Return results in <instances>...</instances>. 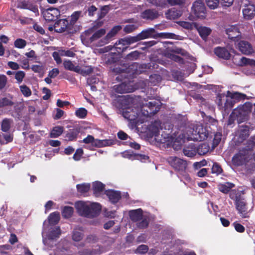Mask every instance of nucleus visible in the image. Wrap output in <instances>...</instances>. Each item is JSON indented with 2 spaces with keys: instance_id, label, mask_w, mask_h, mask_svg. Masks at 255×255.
I'll use <instances>...</instances> for the list:
<instances>
[{
  "instance_id": "f257e3e1",
  "label": "nucleus",
  "mask_w": 255,
  "mask_h": 255,
  "mask_svg": "<svg viewBox=\"0 0 255 255\" xmlns=\"http://www.w3.org/2000/svg\"><path fill=\"white\" fill-rule=\"evenodd\" d=\"M127 101L132 105L123 112V116L135 123H143L146 118L154 115L160 109L159 102L155 100L148 101L129 97L127 98Z\"/></svg>"
},
{
  "instance_id": "f03ea898",
  "label": "nucleus",
  "mask_w": 255,
  "mask_h": 255,
  "mask_svg": "<svg viewBox=\"0 0 255 255\" xmlns=\"http://www.w3.org/2000/svg\"><path fill=\"white\" fill-rule=\"evenodd\" d=\"M77 212L81 216L88 218L94 217L101 210L100 204L89 202L78 201L75 204Z\"/></svg>"
},
{
  "instance_id": "7ed1b4c3",
  "label": "nucleus",
  "mask_w": 255,
  "mask_h": 255,
  "mask_svg": "<svg viewBox=\"0 0 255 255\" xmlns=\"http://www.w3.org/2000/svg\"><path fill=\"white\" fill-rule=\"evenodd\" d=\"M232 162L236 166L245 165L248 169L252 168V156L251 153L247 150L243 149L239 151L233 157Z\"/></svg>"
},
{
  "instance_id": "20e7f679",
  "label": "nucleus",
  "mask_w": 255,
  "mask_h": 255,
  "mask_svg": "<svg viewBox=\"0 0 255 255\" xmlns=\"http://www.w3.org/2000/svg\"><path fill=\"white\" fill-rule=\"evenodd\" d=\"M103 24V21H99L95 24L92 27L85 31V40H87L88 42L92 43L97 40L104 35L106 30L104 28L97 29Z\"/></svg>"
},
{
  "instance_id": "39448f33",
  "label": "nucleus",
  "mask_w": 255,
  "mask_h": 255,
  "mask_svg": "<svg viewBox=\"0 0 255 255\" xmlns=\"http://www.w3.org/2000/svg\"><path fill=\"white\" fill-rule=\"evenodd\" d=\"M191 134H188L186 137L188 140H203L206 139L209 134V130L201 125H197L190 131Z\"/></svg>"
},
{
  "instance_id": "423d86ee",
  "label": "nucleus",
  "mask_w": 255,
  "mask_h": 255,
  "mask_svg": "<svg viewBox=\"0 0 255 255\" xmlns=\"http://www.w3.org/2000/svg\"><path fill=\"white\" fill-rule=\"evenodd\" d=\"M251 109V105L250 103H246L239 106L232 112L230 117V120L237 119L238 122H242L247 119Z\"/></svg>"
},
{
  "instance_id": "0eeeda50",
  "label": "nucleus",
  "mask_w": 255,
  "mask_h": 255,
  "mask_svg": "<svg viewBox=\"0 0 255 255\" xmlns=\"http://www.w3.org/2000/svg\"><path fill=\"white\" fill-rule=\"evenodd\" d=\"M82 141L86 144H91L93 147L98 148L110 146L113 144L112 140L95 139L91 135H88L86 138L83 139Z\"/></svg>"
},
{
  "instance_id": "6e6552de",
  "label": "nucleus",
  "mask_w": 255,
  "mask_h": 255,
  "mask_svg": "<svg viewBox=\"0 0 255 255\" xmlns=\"http://www.w3.org/2000/svg\"><path fill=\"white\" fill-rule=\"evenodd\" d=\"M192 11L197 18L204 19L206 16V9L203 0H198L192 4Z\"/></svg>"
},
{
  "instance_id": "1a4fd4ad",
  "label": "nucleus",
  "mask_w": 255,
  "mask_h": 255,
  "mask_svg": "<svg viewBox=\"0 0 255 255\" xmlns=\"http://www.w3.org/2000/svg\"><path fill=\"white\" fill-rule=\"evenodd\" d=\"M243 14L246 19H251L255 15V6L249 0H243L242 3Z\"/></svg>"
},
{
  "instance_id": "9d476101",
  "label": "nucleus",
  "mask_w": 255,
  "mask_h": 255,
  "mask_svg": "<svg viewBox=\"0 0 255 255\" xmlns=\"http://www.w3.org/2000/svg\"><path fill=\"white\" fill-rule=\"evenodd\" d=\"M139 87L143 88V87L134 85L132 82L128 83L124 82L119 85H115L113 87V90L118 93L123 94L132 92Z\"/></svg>"
},
{
  "instance_id": "9b49d317",
  "label": "nucleus",
  "mask_w": 255,
  "mask_h": 255,
  "mask_svg": "<svg viewBox=\"0 0 255 255\" xmlns=\"http://www.w3.org/2000/svg\"><path fill=\"white\" fill-rule=\"evenodd\" d=\"M61 231L58 227H54L51 229L50 232L47 235V238L43 239V242L45 246L51 248L53 247L52 240L58 238L61 235Z\"/></svg>"
},
{
  "instance_id": "f8f14e48",
  "label": "nucleus",
  "mask_w": 255,
  "mask_h": 255,
  "mask_svg": "<svg viewBox=\"0 0 255 255\" xmlns=\"http://www.w3.org/2000/svg\"><path fill=\"white\" fill-rule=\"evenodd\" d=\"M169 164L177 170H182L186 168L185 161L176 156H170L167 158Z\"/></svg>"
},
{
  "instance_id": "ddd939ff",
  "label": "nucleus",
  "mask_w": 255,
  "mask_h": 255,
  "mask_svg": "<svg viewBox=\"0 0 255 255\" xmlns=\"http://www.w3.org/2000/svg\"><path fill=\"white\" fill-rule=\"evenodd\" d=\"M136 42L135 36H127L120 39L116 42V46L118 45H122V47H117L119 50L122 51L125 50L128 45Z\"/></svg>"
},
{
  "instance_id": "4468645a",
  "label": "nucleus",
  "mask_w": 255,
  "mask_h": 255,
  "mask_svg": "<svg viewBox=\"0 0 255 255\" xmlns=\"http://www.w3.org/2000/svg\"><path fill=\"white\" fill-rule=\"evenodd\" d=\"M122 29L121 26L117 25L114 26L106 35L105 37H104L103 39H102L100 42H99V45L102 46L103 45H105L106 44H107L109 43L111 39L114 37L118 32Z\"/></svg>"
},
{
  "instance_id": "2eb2a0df",
  "label": "nucleus",
  "mask_w": 255,
  "mask_h": 255,
  "mask_svg": "<svg viewBox=\"0 0 255 255\" xmlns=\"http://www.w3.org/2000/svg\"><path fill=\"white\" fill-rule=\"evenodd\" d=\"M236 207L238 213L243 218H248L249 216L247 212L246 203L242 200L238 199L236 201Z\"/></svg>"
},
{
  "instance_id": "dca6fc26",
  "label": "nucleus",
  "mask_w": 255,
  "mask_h": 255,
  "mask_svg": "<svg viewBox=\"0 0 255 255\" xmlns=\"http://www.w3.org/2000/svg\"><path fill=\"white\" fill-rule=\"evenodd\" d=\"M60 15V11L57 8H49L43 12V16L47 21L56 19Z\"/></svg>"
},
{
  "instance_id": "f3484780",
  "label": "nucleus",
  "mask_w": 255,
  "mask_h": 255,
  "mask_svg": "<svg viewBox=\"0 0 255 255\" xmlns=\"http://www.w3.org/2000/svg\"><path fill=\"white\" fill-rule=\"evenodd\" d=\"M238 46L239 50L244 54H250L254 52L252 45L248 41H241Z\"/></svg>"
},
{
  "instance_id": "a211bd4d",
  "label": "nucleus",
  "mask_w": 255,
  "mask_h": 255,
  "mask_svg": "<svg viewBox=\"0 0 255 255\" xmlns=\"http://www.w3.org/2000/svg\"><path fill=\"white\" fill-rule=\"evenodd\" d=\"M68 23V20L65 19L57 21L54 25L55 31L59 33L65 31L67 28Z\"/></svg>"
},
{
  "instance_id": "6ab92c4d",
  "label": "nucleus",
  "mask_w": 255,
  "mask_h": 255,
  "mask_svg": "<svg viewBox=\"0 0 255 255\" xmlns=\"http://www.w3.org/2000/svg\"><path fill=\"white\" fill-rule=\"evenodd\" d=\"M226 31L228 37L231 39H234L240 35L238 27L235 25L229 26L227 28Z\"/></svg>"
},
{
  "instance_id": "aec40b11",
  "label": "nucleus",
  "mask_w": 255,
  "mask_h": 255,
  "mask_svg": "<svg viewBox=\"0 0 255 255\" xmlns=\"http://www.w3.org/2000/svg\"><path fill=\"white\" fill-rule=\"evenodd\" d=\"M161 129V123L159 121H155L152 123L148 128L150 136H157L159 134L160 129Z\"/></svg>"
},
{
  "instance_id": "412c9836",
  "label": "nucleus",
  "mask_w": 255,
  "mask_h": 255,
  "mask_svg": "<svg viewBox=\"0 0 255 255\" xmlns=\"http://www.w3.org/2000/svg\"><path fill=\"white\" fill-rule=\"evenodd\" d=\"M249 135V128L247 126L240 127L237 132V135L239 137V141H242Z\"/></svg>"
},
{
  "instance_id": "4be33fe9",
  "label": "nucleus",
  "mask_w": 255,
  "mask_h": 255,
  "mask_svg": "<svg viewBox=\"0 0 255 255\" xmlns=\"http://www.w3.org/2000/svg\"><path fill=\"white\" fill-rule=\"evenodd\" d=\"M215 54L219 58L228 59L231 56L229 52L225 48L218 47L214 49Z\"/></svg>"
},
{
  "instance_id": "5701e85b",
  "label": "nucleus",
  "mask_w": 255,
  "mask_h": 255,
  "mask_svg": "<svg viewBox=\"0 0 255 255\" xmlns=\"http://www.w3.org/2000/svg\"><path fill=\"white\" fill-rule=\"evenodd\" d=\"M159 16L158 12L154 9H147L141 14V17L147 20H153Z\"/></svg>"
},
{
  "instance_id": "b1692460",
  "label": "nucleus",
  "mask_w": 255,
  "mask_h": 255,
  "mask_svg": "<svg viewBox=\"0 0 255 255\" xmlns=\"http://www.w3.org/2000/svg\"><path fill=\"white\" fill-rule=\"evenodd\" d=\"M154 32V29L153 28H149L147 30L142 31L140 33L134 36L136 42L151 37Z\"/></svg>"
},
{
  "instance_id": "393cba45",
  "label": "nucleus",
  "mask_w": 255,
  "mask_h": 255,
  "mask_svg": "<svg viewBox=\"0 0 255 255\" xmlns=\"http://www.w3.org/2000/svg\"><path fill=\"white\" fill-rule=\"evenodd\" d=\"M165 14L167 19H175L179 18L181 15V12L180 10L172 8L168 9Z\"/></svg>"
},
{
  "instance_id": "a878e982",
  "label": "nucleus",
  "mask_w": 255,
  "mask_h": 255,
  "mask_svg": "<svg viewBox=\"0 0 255 255\" xmlns=\"http://www.w3.org/2000/svg\"><path fill=\"white\" fill-rule=\"evenodd\" d=\"M129 215L132 221L137 222L142 219V211L141 209L131 210L129 211Z\"/></svg>"
},
{
  "instance_id": "bb28decb",
  "label": "nucleus",
  "mask_w": 255,
  "mask_h": 255,
  "mask_svg": "<svg viewBox=\"0 0 255 255\" xmlns=\"http://www.w3.org/2000/svg\"><path fill=\"white\" fill-rule=\"evenodd\" d=\"M201 37L205 39L211 33V29L206 26L196 27Z\"/></svg>"
},
{
  "instance_id": "cd10ccee",
  "label": "nucleus",
  "mask_w": 255,
  "mask_h": 255,
  "mask_svg": "<svg viewBox=\"0 0 255 255\" xmlns=\"http://www.w3.org/2000/svg\"><path fill=\"white\" fill-rule=\"evenodd\" d=\"M94 67L91 65L82 66L81 67L79 66V72L78 73L81 74L83 76L89 75L93 72Z\"/></svg>"
},
{
  "instance_id": "c85d7f7f",
  "label": "nucleus",
  "mask_w": 255,
  "mask_h": 255,
  "mask_svg": "<svg viewBox=\"0 0 255 255\" xmlns=\"http://www.w3.org/2000/svg\"><path fill=\"white\" fill-rule=\"evenodd\" d=\"M131 67V69L134 71L135 74H139L143 72L147 69V65L145 64L134 63Z\"/></svg>"
},
{
  "instance_id": "c756f323",
  "label": "nucleus",
  "mask_w": 255,
  "mask_h": 255,
  "mask_svg": "<svg viewBox=\"0 0 255 255\" xmlns=\"http://www.w3.org/2000/svg\"><path fill=\"white\" fill-rule=\"evenodd\" d=\"M94 194L98 196L104 189V185L100 182H95L93 183Z\"/></svg>"
},
{
  "instance_id": "7c9ffc66",
  "label": "nucleus",
  "mask_w": 255,
  "mask_h": 255,
  "mask_svg": "<svg viewBox=\"0 0 255 255\" xmlns=\"http://www.w3.org/2000/svg\"><path fill=\"white\" fill-rule=\"evenodd\" d=\"M234 187V184L230 182H227L225 184H221L219 185L218 189L220 190V191L222 192V193L226 194L228 193L230 191V190Z\"/></svg>"
},
{
  "instance_id": "2f4dec72",
  "label": "nucleus",
  "mask_w": 255,
  "mask_h": 255,
  "mask_svg": "<svg viewBox=\"0 0 255 255\" xmlns=\"http://www.w3.org/2000/svg\"><path fill=\"white\" fill-rule=\"evenodd\" d=\"M63 66L64 68L67 69L70 71H74L76 73L77 72H79V66H75L72 62L70 60H65L63 62Z\"/></svg>"
},
{
  "instance_id": "473e14b6",
  "label": "nucleus",
  "mask_w": 255,
  "mask_h": 255,
  "mask_svg": "<svg viewBox=\"0 0 255 255\" xmlns=\"http://www.w3.org/2000/svg\"><path fill=\"white\" fill-rule=\"evenodd\" d=\"M64 128L60 126H56L53 128L51 130L50 136L51 138H56L60 136L63 132Z\"/></svg>"
},
{
  "instance_id": "72a5a7b5",
  "label": "nucleus",
  "mask_w": 255,
  "mask_h": 255,
  "mask_svg": "<svg viewBox=\"0 0 255 255\" xmlns=\"http://www.w3.org/2000/svg\"><path fill=\"white\" fill-rule=\"evenodd\" d=\"M108 195L110 200L113 203L117 202L121 198L120 193L117 191H111L108 192Z\"/></svg>"
},
{
  "instance_id": "f704fd0d",
  "label": "nucleus",
  "mask_w": 255,
  "mask_h": 255,
  "mask_svg": "<svg viewBox=\"0 0 255 255\" xmlns=\"http://www.w3.org/2000/svg\"><path fill=\"white\" fill-rule=\"evenodd\" d=\"M59 220L60 214L58 212L52 213L48 217V221L50 224H56L58 223Z\"/></svg>"
},
{
  "instance_id": "c9c22d12",
  "label": "nucleus",
  "mask_w": 255,
  "mask_h": 255,
  "mask_svg": "<svg viewBox=\"0 0 255 255\" xmlns=\"http://www.w3.org/2000/svg\"><path fill=\"white\" fill-rule=\"evenodd\" d=\"M22 4L23 8L29 9L36 14L38 13V8L35 5L29 2L25 1L23 2Z\"/></svg>"
},
{
  "instance_id": "e433bc0d",
  "label": "nucleus",
  "mask_w": 255,
  "mask_h": 255,
  "mask_svg": "<svg viewBox=\"0 0 255 255\" xmlns=\"http://www.w3.org/2000/svg\"><path fill=\"white\" fill-rule=\"evenodd\" d=\"M178 24L181 27L187 29H192L194 27H197V24L194 22L180 21Z\"/></svg>"
},
{
  "instance_id": "4c0bfd02",
  "label": "nucleus",
  "mask_w": 255,
  "mask_h": 255,
  "mask_svg": "<svg viewBox=\"0 0 255 255\" xmlns=\"http://www.w3.org/2000/svg\"><path fill=\"white\" fill-rule=\"evenodd\" d=\"M79 130L77 128H75L71 130L68 133L66 134V137L68 140H73L76 138Z\"/></svg>"
},
{
  "instance_id": "58836bf2",
  "label": "nucleus",
  "mask_w": 255,
  "mask_h": 255,
  "mask_svg": "<svg viewBox=\"0 0 255 255\" xmlns=\"http://www.w3.org/2000/svg\"><path fill=\"white\" fill-rule=\"evenodd\" d=\"M255 146V136L251 137L248 140L246 143V146L243 150L249 151L251 153V150H252Z\"/></svg>"
},
{
  "instance_id": "ea45409f",
  "label": "nucleus",
  "mask_w": 255,
  "mask_h": 255,
  "mask_svg": "<svg viewBox=\"0 0 255 255\" xmlns=\"http://www.w3.org/2000/svg\"><path fill=\"white\" fill-rule=\"evenodd\" d=\"M76 187L79 192L84 193L89 191L90 188V185L89 184L83 183L82 184H78Z\"/></svg>"
},
{
  "instance_id": "a19ab883",
  "label": "nucleus",
  "mask_w": 255,
  "mask_h": 255,
  "mask_svg": "<svg viewBox=\"0 0 255 255\" xmlns=\"http://www.w3.org/2000/svg\"><path fill=\"white\" fill-rule=\"evenodd\" d=\"M12 123V120L5 119L1 123V129L2 131L6 132L9 130L10 127V125Z\"/></svg>"
},
{
  "instance_id": "79ce46f5",
  "label": "nucleus",
  "mask_w": 255,
  "mask_h": 255,
  "mask_svg": "<svg viewBox=\"0 0 255 255\" xmlns=\"http://www.w3.org/2000/svg\"><path fill=\"white\" fill-rule=\"evenodd\" d=\"M161 81V77L159 75L153 74L149 77V82L151 85H155Z\"/></svg>"
},
{
  "instance_id": "37998d69",
  "label": "nucleus",
  "mask_w": 255,
  "mask_h": 255,
  "mask_svg": "<svg viewBox=\"0 0 255 255\" xmlns=\"http://www.w3.org/2000/svg\"><path fill=\"white\" fill-rule=\"evenodd\" d=\"M239 64L241 66L244 65H255V60L250 59L246 57H242L240 59Z\"/></svg>"
},
{
  "instance_id": "c03bdc74",
  "label": "nucleus",
  "mask_w": 255,
  "mask_h": 255,
  "mask_svg": "<svg viewBox=\"0 0 255 255\" xmlns=\"http://www.w3.org/2000/svg\"><path fill=\"white\" fill-rule=\"evenodd\" d=\"M87 113V110L86 109L80 108L75 111V115L79 118L84 119L86 117Z\"/></svg>"
},
{
  "instance_id": "a18cd8bd",
  "label": "nucleus",
  "mask_w": 255,
  "mask_h": 255,
  "mask_svg": "<svg viewBox=\"0 0 255 255\" xmlns=\"http://www.w3.org/2000/svg\"><path fill=\"white\" fill-rule=\"evenodd\" d=\"M73 212V209L71 207H65L62 211V216L65 218H70Z\"/></svg>"
},
{
  "instance_id": "49530a36",
  "label": "nucleus",
  "mask_w": 255,
  "mask_h": 255,
  "mask_svg": "<svg viewBox=\"0 0 255 255\" xmlns=\"http://www.w3.org/2000/svg\"><path fill=\"white\" fill-rule=\"evenodd\" d=\"M220 0H205L208 6L212 9L216 8L219 4Z\"/></svg>"
},
{
  "instance_id": "de8ad7c7",
  "label": "nucleus",
  "mask_w": 255,
  "mask_h": 255,
  "mask_svg": "<svg viewBox=\"0 0 255 255\" xmlns=\"http://www.w3.org/2000/svg\"><path fill=\"white\" fill-rule=\"evenodd\" d=\"M26 45V41L21 38L17 39L14 42L15 47L19 49L23 48Z\"/></svg>"
},
{
  "instance_id": "09e8293b",
  "label": "nucleus",
  "mask_w": 255,
  "mask_h": 255,
  "mask_svg": "<svg viewBox=\"0 0 255 255\" xmlns=\"http://www.w3.org/2000/svg\"><path fill=\"white\" fill-rule=\"evenodd\" d=\"M226 96L228 97H230L231 98H238V99H242L243 98L244 96H245V95L242 94L241 93H238V92H234L232 93L230 91H228L227 92Z\"/></svg>"
},
{
  "instance_id": "8fccbe9b",
  "label": "nucleus",
  "mask_w": 255,
  "mask_h": 255,
  "mask_svg": "<svg viewBox=\"0 0 255 255\" xmlns=\"http://www.w3.org/2000/svg\"><path fill=\"white\" fill-rule=\"evenodd\" d=\"M167 1L171 6H182L185 4L186 0H167Z\"/></svg>"
},
{
  "instance_id": "3c124183",
  "label": "nucleus",
  "mask_w": 255,
  "mask_h": 255,
  "mask_svg": "<svg viewBox=\"0 0 255 255\" xmlns=\"http://www.w3.org/2000/svg\"><path fill=\"white\" fill-rule=\"evenodd\" d=\"M15 79L18 83H21L25 77V74L23 71H19L15 73Z\"/></svg>"
},
{
  "instance_id": "603ef678",
  "label": "nucleus",
  "mask_w": 255,
  "mask_h": 255,
  "mask_svg": "<svg viewBox=\"0 0 255 255\" xmlns=\"http://www.w3.org/2000/svg\"><path fill=\"white\" fill-rule=\"evenodd\" d=\"M20 90L25 97H29L31 95V91L30 89L26 85L20 86Z\"/></svg>"
},
{
  "instance_id": "864d4df0",
  "label": "nucleus",
  "mask_w": 255,
  "mask_h": 255,
  "mask_svg": "<svg viewBox=\"0 0 255 255\" xmlns=\"http://www.w3.org/2000/svg\"><path fill=\"white\" fill-rule=\"evenodd\" d=\"M13 105V103L6 98L0 99V108L8 106H12Z\"/></svg>"
},
{
  "instance_id": "5fc2aeb1",
  "label": "nucleus",
  "mask_w": 255,
  "mask_h": 255,
  "mask_svg": "<svg viewBox=\"0 0 255 255\" xmlns=\"http://www.w3.org/2000/svg\"><path fill=\"white\" fill-rule=\"evenodd\" d=\"M209 147L206 143L201 144L198 148V153L201 155L205 154L209 151Z\"/></svg>"
},
{
  "instance_id": "6e6d98bb",
  "label": "nucleus",
  "mask_w": 255,
  "mask_h": 255,
  "mask_svg": "<svg viewBox=\"0 0 255 255\" xmlns=\"http://www.w3.org/2000/svg\"><path fill=\"white\" fill-rule=\"evenodd\" d=\"M139 54L140 53L137 51L131 52L127 55V58L130 60H136L138 58Z\"/></svg>"
},
{
  "instance_id": "4d7b16f0",
  "label": "nucleus",
  "mask_w": 255,
  "mask_h": 255,
  "mask_svg": "<svg viewBox=\"0 0 255 255\" xmlns=\"http://www.w3.org/2000/svg\"><path fill=\"white\" fill-rule=\"evenodd\" d=\"M7 78L5 75H0V90H2L6 85Z\"/></svg>"
},
{
  "instance_id": "13d9d810",
  "label": "nucleus",
  "mask_w": 255,
  "mask_h": 255,
  "mask_svg": "<svg viewBox=\"0 0 255 255\" xmlns=\"http://www.w3.org/2000/svg\"><path fill=\"white\" fill-rule=\"evenodd\" d=\"M83 238L82 233L81 231H75L73 232L72 239L76 242L80 241Z\"/></svg>"
},
{
  "instance_id": "bf43d9fd",
  "label": "nucleus",
  "mask_w": 255,
  "mask_h": 255,
  "mask_svg": "<svg viewBox=\"0 0 255 255\" xmlns=\"http://www.w3.org/2000/svg\"><path fill=\"white\" fill-rule=\"evenodd\" d=\"M222 172V169L219 164L217 163H214L212 168V173H216L219 174Z\"/></svg>"
},
{
  "instance_id": "052dcab7",
  "label": "nucleus",
  "mask_w": 255,
  "mask_h": 255,
  "mask_svg": "<svg viewBox=\"0 0 255 255\" xmlns=\"http://www.w3.org/2000/svg\"><path fill=\"white\" fill-rule=\"evenodd\" d=\"M149 1L153 5L161 7L164 6L167 2V0H149Z\"/></svg>"
},
{
  "instance_id": "680f3d73",
  "label": "nucleus",
  "mask_w": 255,
  "mask_h": 255,
  "mask_svg": "<svg viewBox=\"0 0 255 255\" xmlns=\"http://www.w3.org/2000/svg\"><path fill=\"white\" fill-rule=\"evenodd\" d=\"M81 14V12L79 11L74 12L71 16V24H74L80 16Z\"/></svg>"
},
{
  "instance_id": "e2e57ef3",
  "label": "nucleus",
  "mask_w": 255,
  "mask_h": 255,
  "mask_svg": "<svg viewBox=\"0 0 255 255\" xmlns=\"http://www.w3.org/2000/svg\"><path fill=\"white\" fill-rule=\"evenodd\" d=\"M83 154V150L82 148H78L76 150L75 153L73 155V159L75 160L78 161L81 159V156Z\"/></svg>"
},
{
  "instance_id": "0e129e2a",
  "label": "nucleus",
  "mask_w": 255,
  "mask_h": 255,
  "mask_svg": "<svg viewBox=\"0 0 255 255\" xmlns=\"http://www.w3.org/2000/svg\"><path fill=\"white\" fill-rule=\"evenodd\" d=\"M148 250V247L145 245L139 246L135 251V252L138 254H144Z\"/></svg>"
},
{
  "instance_id": "69168bd1",
  "label": "nucleus",
  "mask_w": 255,
  "mask_h": 255,
  "mask_svg": "<svg viewBox=\"0 0 255 255\" xmlns=\"http://www.w3.org/2000/svg\"><path fill=\"white\" fill-rule=\"evenodd\" d=\"M222 138V134L220 132H217L214 135L213 139V144L215 146H217L220 142Z\"/></svg>"
},
{
  "instance_id": "338daca9",
  "label": "nucleus",
  "mask_w": 255,
  "mask_h": 255,
  "mask_svg": "<svg viewBox=\"0 0 255 255\" xmlns=\"http://www.w3.org/2000/svg\"><path fill=\"white\" fill-rule=\"evenodd\" d=\"M136 27L134 24L127 25L124 28V31L126 33H130L134 30Z\"/></svg>"
},
{
  "instance_id": "774afa93",
  "label": "nucleus",
  "mask_w": 255,
  "mask_h": 255,
  "mask_svg": "<svg viewBox=\"0 0 255 255\" xmlns=\"http://www.w3.org/2000/svg\"><path fill=\"white\" fill-rule=\"evenodd\" d=\"M59 73V71L57 68H53L49 71L48 76L51 78H55Z\"/></svg>"
}]
</instances>
